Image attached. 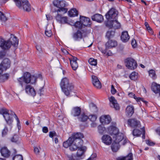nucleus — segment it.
<instances>
[{
	"label": "nucleus",
	"mask_w": 160,
	"mask_h": 160,
	"mask_svg": "<svg viewBox=\"0 0 160 160\" xmlns=\"http://www.w3.org/2000/svg\"><path fill=\"white\" fill-rule=\"evenodd\" d=\"M18 44V40L14 35H11L9 39L5 41L3 39L0 38V47L4 49H8L11 45L15 48L17 47Z\"/></svg>",
	"instance_id": "nucleus-3"
},
{
	"label": "nucleus",
	"mask_w": 160,
	"mask_h": 160,
	"mask_svg": "<svg viewBox=\"0 0 160 160\" xmlns=\"http://www.w3.org/2000/svg\"><path fill=\"white\" fill-rule=\"evenodd\" d=\"M88 32L87 31H85L82 33L79 30L77 32L74 33L73 35V37L74 39L77 40L79 39H81L82 37H85Z\"/></svg>",
	"instance_id": "nucleus-15"
},
{
	"label": "nucleus",
	"mask_w": 160,
	"mask_h": 160,
	"mask_svg": "<svg viewBox=\"0 0 160 160\" xmlns=\"http://www.w3.org/2000/svg\"><path fill=\"white\" fill-rule=\"evenodd\" d=\"M45 33L46 35L48 37H50L52 35V31L50 29H48L47 28H46Z\"/></svg>",
	"instance_id": "nucleus-47"
},
{
	"label": "nucleus",
	"mask_w": 160,
	"mask_h": 160,
	"mask_svg": "<svg viewBox=\"0 0 160 160\" xmlns=\"http://www.w3.org/2000/svg\"><path fill=\"white\" fill-rule=\"evenodd\" d=\"M149 74L150 76L153 79H155L156 78V75L155 71L153 70H151L149 71Z\"/></svg>",
	"instance_id": "nucleus-41"
},
{
	"label": "nucleus",
	"mask_w": 160,
	"mask_h": 160,
	"mask_svg": "<svg viewBox=\"0 0 160 160\" xmlns=\"http://www.w3.org/2000/svg\"><path fill=\"white\" fill-rule=\"evenodd\" d=\"M68 14L70 17H74L78 16V12L75 8H73L68 12Z\"/></svg>",
	"instance_id": "nucleus-33"
},
{
	"label": "nucleus",
	"mask_w": 160,
	"mask_h": 160,
	"mask_svg": "<svg viewBox=\"0 0 160 160\" xmlns=\"http://www.w3.org/2000/svg\"><path fill=\"white\" fill-rule=\"evenodd\" d=\"M142 138L143 139H145V131L144 129H142Z\"/></svg>",
	"instance_id": "nucleus-61"
},
{
	"label": "nucleus",
	"mask_w": 160,
	"mask_h": 160,
	"mask_svg": "<svg viewBox=\"0 0 160 160\" xmlns=\"http://www.w3.org/2000/svg\"><path fill=\"white\" fill-rule=\"evenodd\" d=\"M80 21L82 25L84 26H90L91 24V21L88 17L83 16H80Z\"/></svg>",
	"instance_id": "nucleus-13"
},
{
	"label": "nucleus",
	"mask_w": 160,
	"mask_h": 160,
	"mask_svg": "<svg viewBox=\"0 0 160 160\" xmlns=\"http://www.w3.org/2000/svg\"><path fill=\"white\" fill-rule=\"evenodd\" d=\"M89 107L91 110L94 112H96L98 111L96 105L93 103H91L89 105Z\"/></svg>",
	"instance_id": "nucleus-42"
},
{
	"label": "nucleus",
	"mask_w": 160,
	"mask_h": 160,
	"mask_svg": "<svg viewBox=\"0 0 160 160\" xmlns=\"http://www.w3.org/2000/svg\"><path fill=\"white\" fill-rule=\"evenodd\" d=\"M141 134V131L138 129H134L132 132V134L134 136L139 137L140 136Z\"/></svg>",
	"instance_id": "nucleus-40"
},
{
	"label": "nucleus",
	"mask_w": 160,
	"mask_h": 160,
	"mask_svg": "<svg viewBox=\"0 0 160 160\" xmlns=\"http://www.w3.org/2000/svg\"><path fill=\"white\" fill-rule=\"evenodd\" d=\"M5 54L4 52H0V57L2 58L3 57L5 56Z\"/></svg>",
	"instance_id": "nucleus-63"
},
{
	"label": "nucleus",
	"mask_w": 160,
	"mask_h": 160,
	"mask_svg": "<svg viewBox=\"0 0 160 160\" xmlns=\"http://www.w3.org/2000/svg\"><path fill=\"white\" fill-rule=\"evenodd\" d=\"M102 142L107 145H110L112 142V138L109 135H104L102 137Z\"/></svg>",
	"instance_id": "nucleus-17"
},
{
	"label": "nucleus",
	"mask_w": 160,
	"mask_h": 160,
	"mask_svg": "<svg viewBox=\"0 0 160 160\" xmlns=\"http://www.w3.org/2000/svg\"><path fill=\"white\" fill-rule=\"evenodd\" d=\"M114 135L115 136V137H114L115 138V139L114 141V143L118 144L123 139V135L122 133H118L117 134Z\"/></svg>",
	"instance_id": "nucleus-29"
},
{
	"label": "nucleus",
	"mask_w": 160,
	"mask_h": 160,
	"mask_svg": "<svg viewBox=\"0 0 160 160\" xmlns=\"http://www.w3.org/2000/svg\"><path fill=\"white\" fill-rule=\"evenodd\" d=\"M115 30H109L106 33V37L108 39L112 38L114 36Z\"/></svg>",
	"instance_id": "nucleus-34"
},
{
	"label": "nucleus",
	"mask_w": 160,
	"mask_h": 160,
	"mask_svg": "<svg viewBox=\"0 0 160 160\" xmlns=\"http://www.w3.org/2000/svg\"><path fill=\"white\" fill-rule=\"evenodd\" d=\"M105 24L107 27L110 28H113L114 29L119 28L121 27V24L117 20V19L108 21L105 22Z\"/></svg>",
	"instance_id": "nucleus-10"
},
{
	"label": "nucleus",
	"mask_w": 160,
	"mask_h": 160,
	"mask_svg": "<svg viewBox=\"0 0 160 160\" xmlns=\"http://www.w3.org/2000/svg\"><path fill=\"white\" fill-rule=\"evenodd\" d=\"M88 62L92 65L96 66L97 64V61L93 58H90L88 60Z\"/></svg>",
	"instance_id": "nucleus-43"
},
{
	"label": "nucleus",
	"mask_w": 160,
	"mask_h": 160,
	"mask_svg": "<svg viewBox=\"0 0 160 160\" xmlns=\"http://www.w3.org/2000/svg\"><path fill=\"white\" fill-rule=\"evenodd\" d=\"M118 12L114 8H111L106 14L105 16L108 21H112L117 19Z\"/></svg>",
	"instance_id": "nucleus-8"
},
{
	"label": "nucleus",
	"mask_w": 160,
	"mask_h": 160,
	"mask_svg": "<svg viewBox=\"0 0 160 160\" xmlns=\"http://www.w3.org/2000/svg\"><path fill=\"white\" fill-rule=\"evenodd\" d=\"M78 150L77 153V156L78 157H80L83 155L86 150L87 148L85 146H82V145L77 148Z\"/></svg>",
	"instance_id": "nucleus-24"
},
{
	"label": "nucleus",
	"mask_w": 160,
	"mask_h": 160,
	"mask_svg": "<svg viewBox=\"0 0 160 160\" xmlns=\"http://www.w3.org/2000/svg\"><path fill=\"white\" fill-rule=\"evenodd\" d=\"M81 113V108L80 107H74L72 110L71 115L73 117H78Z\"/></svg>",
	"instance_id": "nucleus-20"
},
{
	"label": "nucleus",
	"mask_w": 160,
	"mask_h": 160,
	"mask_svg": "<svg viewBox=\"0 0 160 160\" xmlns=\"http://www.w3.org/2000/svg\"><path fill=\"white\" fill-rule=\"evenodd\" d=\"M8 131V128L6 127H5L2 132V136H4L6 135L7 134Z\"/></svg>",
	"instance_id": "nucleus-52"
},
{
	"label": "nucleus",
	"mask_w": 160,
	"mask_h": 160,
	"mask_svg": "<svg viewBox=\"0 0 160 160\" xmlns=\"http://www.w3.org/2000/svg\"><path fill=\"white\" fill-rule=\"evenodd\" d=\"M0 113L3 115L7 124L10 125L13 122L12 116L9 113V111L5 108L0 110Z\"/></svg>",
	"instance_id": "nucleus-7"
},
{
	"label": "nucleus",
	"mask_w": 160,
	"mask_h": 160,
	"mask_svg": "<svg viewBox=\"0 0 160 160\" xmlns=\"http://www.w3.org/2000/svg\"><path fill=\"white\" fill-rule=\"evenodd\" d=\"M13 160H23V157L21 155H17L15 156L12 158Z\"/></svg>",
	"instance_id": "nucleus-46"
},
{
	"label": "nucleus",
	"mask_w": 160,
	"mask_h": 160,
	"mask_svg": "<svg viewBox=\"0 0 160 160\" xmlns=\"http://www.w3.org/2000/svg\"><path fill=\"white\" fill-rule=\"evenodd\" d=\"M88 119L92 122H95L97 119V117L95 115H90L88 116Z\"/></svg>",
	"instance_id": "nucleus-44"
},
{
	"label": "nucleus",
	"mask_w": 160,
	"mask_h": 160,
	"mask_svg": "<svg viewBox=\"0 0 160 160\" xmlns=\"http://www.w3.org/2000/svg\"><path fill=\"white\" fill-rule=\"evenodd\" d=\"M128 95L129 97L133 98L135 99L137 101H139V100H141L142 102H143L144 103H146L147 102L145 101H144L143 100V98H137L136 96H135V94H134L132 92H130L128 94Z\"/></svg>",
	"instance_id": "nucleus-35"
},
{
	"label": "nucleus",
	"mask_w": 160,
	"mask_h": 160,
	"mask_svg": "<svg viewBox=\"0 0 160 160\" xmlns=\"http://www.w3.org/2000/svg\"><path fill=\"white\" fill-rule=\"evenodd\" d=\"M122 41L123 42H127L130 38V37L127 31L122 32L121 37Z\"/></svg>",
	"instance_id": "nucleus-28"
},
{
	"label": "nucleus",
	"mask_w": 160,
	"mask_h": 160,
	"mask_svg": "<svg viewBox=\"0 0 160 160\" xmlns=\"http://www.w3.org/2000/svg\"><path fill=\"white\" fill-rule=\"evenodd\" d=\"M67 157L68 160H76V157L73 154H67Z\"/></svg>",
	"instance_id": "nucleus-49"
},
{
	"label": "nucleus",
	"mask_w": 160,
	"mask_h": 160,
	"mask_svg": "<svg viewBox=\"0 0 160 160\" xmlns=\"http://www.w3.org/2000/svg\"><path fill=\"white\" fill-rule=\"evenodd\" d=\"M131 44L133 48L136 47L137 46V44L136 40L134 39H132L131 41Z\"/></svg>",
	"instance_id": "nucleus-54"
},
{
	"label": "nucleus",
	"mask_w": 160,
	"mask_h": 160,
	"mask_svg": "<svg viewBox=\"0 0 160 160\" xmlns=\"http://www.w3.org/2000/svg\"><path fill=\"white\" fill-rule=\"evenodd\" d=\"M98 128L99 132L101 134H102L105 130V128L101 126H98Z\"/></svg>",
	"instance_id": "nucleus-48"
},
{
	"label": "nucleus",
	"mask_w": 160,
	"mask_h": 160,
	"mask_svg": "<svg viewBox=\"0 0 160 160\" xmlns=\"http://www.w3.org/2000/svg\"><path fill=\"white\" fill-rule=\"evenodd\" d=\"M93 21H95L98 22H101L103 20V16L100 14H96L92 16L91 17Z\"/></svg>",
	"instance_id": "nucleus-21"
},
{
	"label": "nucleus",
	"mask_w": 160,
	"mask_h": 160,
	"mask_svg": "<svg viewBox=\"0 0 160 160\" xmlns=\"http://www.w3.org/2000/svg\"><path fill=\"white\" fill-rule=\"evenodd\" d=\"M110 106L111 107L115 108L116 110H119L120 107L117 101L113 96H111L109 98Z\"/></svg>",
	"instance_id": "nucleus-12"
},
{
	"label": "nucleus",
	"mask_w": 160,
	"mask_h": 160,
	"mask_svg": "<svg viewBox=\"0 0 160 160\" xmlns=\"http://www.w3.org/2000/svg\"><path fill=\"white\" fill-rule=\"evenodd\" d=\"M112 125L108 128L109 133L111 134L116 135L119 132L118 129L116 127V123L113 122L112 123Z\"/></svg>",
	"instance_id": "nucleus-14"
},
{
	"label": "nucleus",
	"mask_w": 160,
	"mask_h": 160,
	"mask_svg": "<svg viewBox=\"0 0 160 160\" xmlns=\"http://www.w3.org/2000/svg\"><path fill=\"white\" fill-rule=\"evenodd\" d=\"M0 65L3 68L5 69H6L8 68H9L10 67V61L8 58L4 59Z\"/></svg>",
	"instance_id": "nucleus-30"
},
{
	"label": "nucleus",
	"mask_w": 160,
	"mask_h": 160,
	"mask_svg": "<svg viewBox=\"0 0 160 160\" xmlns=\"http://www.w3.org/2000/svg\"><path fill=\"white\" fill-rule=\"evenodd\" d=\"M117 45V42L114 40H109L106 43V49L110 48L116 46Z\"/></svg>",
	"instance_id": "nucleus-26"
},
{
	"label": "nucleus",
	"mask_w": 160,
	"mask_h": 160,
	"mask_svg": "<svg viewBox=\"0 0 160 160\" xmlns=\"http://www.w3.org/2000/svg\"><path fill=\"white\" fill-rule=\"evenodd\" d=\"M53 3L55 7L52 8V12L56 13V12H58L66 13L67 12L68 9L65 8L66 5L65 1L54 0L53 2Z\"/></svg>",
	"instance_id": "nucleus-4"
},
{
	"label": "nucleus",
	"mask_w": 160,
	"mask_h": 160,
	"mask_svg": "<svg viewBox=\"0 0 160 160\" xmlns=\"http://www.w3.org/2000/svg\"><path fill=\"white\" fill-rule=\"evenodd\" d=\"M92 82L93 85L96 88H101V84L97 77L94 75L92 76Z\"/></svg>",
	"instance_id": "nucleus-19"
},
{
	"label": "nucleus",
	"mask_w": 160,
	"mask_h": 160,
	"mask_svg": "<svg viewBox=\"0 0 160 160\" xmlns=\"http://www.w3.org/2000/svg\"><path fill=\"white\" fill-rule=\"evenodd\" d=\"M0 152L2 155L5 157H8L10 154V151L6 147L2 148L1 149Z\"/></svg>",
	"instance_id": "nucleus-27"
},
{
	"label": "nucleus",
	"mask_w": 160,
	"mask_h": 160,
	"mask_svg": "<svg viewBox=\"0 0 160 160\" xmlns=\"http://www.w3.org/2000/svg\"><path fill=\"white\" fill-rule=\"evenodd\" d=\"M60 85L62 92L67 96L69 95L74 88L72 84L70 82L69 79L66 78L61 80Z\"/></svg>",
	"instance_id": "nucleus-5"
},
{
	"label": "nucleus",
	"mask_w": 160,
	"mask_h": 160,
	"mask_svg": "<svg viewBox=\"0 0 160 160\" xmlns=\"http://www.w3.org/2000/svg\"><path fill=\"white\" fill-rule=\"evenodd\" d=\"M78 58L75 57H72V58L70 59V63L72 69L76 70L78 67V64L77 61Z\"/></svg>",
	"instance_id": "nucleus-23"
},
{
	"label": "nucleus",
	"mask_w": 160,
	"mask_h": 160,
	"mask_svg": "<svg viewBox=\"0 0 160 160\" xmlns=\"http://www.w3.org/2000/svg\"><path fill=\"white\" fill-rule=\"evenodd\" d=\"M79 121L81 122H85L88 119V116L84 113H82L78 117Z\"/></svg>",
	"instance_id": "nucleus-31"
},
{
	"label": "nucleus",
	"mask_w": 160,
	"mask_h": 160,
	"mask_svg": "<svg viewBox=\"0 0 160 160\" xmlns=\"http://www.w3.org/2000/svg\"><path fill=\"white\" fill-rule=\"evenodd\" d=\"M128 123L129 125L132 127H139L140 126V122L134 119H129L128 120Z\"/></svg>",
	"instance_id": "nucleus-18"
},
{
	"label": "nucleus",
	"mask_w": 160,
	"mask_h": 160,
	"mask_svg": "<svg viewBox=\"0 0 160 160\" xmlns=\"http://www.w3.org/2000/svg\"><path fill=\"white\" fill-rule=\"evenodd\" d=\"M9 77L8 74H5L0 76V82H3L7 80Z\"/></svg>",
	"instance_id": "nucleus-38"
},
{
	"label": "nucleus",
	"mask_w": 160,
	"mask_h": 160,
	"mask_svg": "<svg viewBox=\"0 0 160 160\" xmlns=\"http://www.w3.org/2000/svg\"><path fill=\"white\" fill-rule=\"evenodd\" d=\"M44 89L43 87H41L38 91V93L40 96L44 94Z\"/></svg>",
	"instance_id": "nucleus-51"
},
{
	"label": "nucleus",
	"mask_w": 160,
	"mask_h": 160,
	"mask_svg": "<svg viewBox=\"0 0 160 160\" xmlns=\"http://www.w3.org/2000/svg\"><path fill=\"white\" fill-rule=\"evenodd\" d=\"M42 131L44 133H46L48 131V128L47 127H44L42 128Z\"/></svg>",
	"instance_id": "nucleus-57"
},
{
	"label": "nucleus",
	"mask_w": 160,
	"mask_h": 160,
	"mask_svg": "<svg viewBox=\"0 0 160 160\" xmlns=\"http://www.w3.org/2000/svg\"><path fill=\"white\" fill-rule=\"evenodd\" d=\"M71 25L74 26L76 28H82V24L81 21H77L75 23L74 22L72 23V24H70Z\"/></svg>",
	"instance_id": "nucleus-37"
},
{
	"label": "nucleus",
	"mask_w": 160,
	"mask_h": 160,
	"mask_svg": "<svg viewBox=\"0 0 160 160\" xmlns=\"http://www.w3.org/2000/svg\"><path fill=\"white\" fill-rule=\"evenodd\" d=\"M0 20L3 22H5L7 20L6 17L1 12H0Z\"/></svg>",
	"instance_id": "nucleus-45"
},
{
	"label": "nucleus",
	"mask_w": 160,
	"mask_h": 160,
	"mask_svg": "<svg viewBox=\"0 0 160 160\" xmlns=\"http://www.w3.org/2000/svg\"><path fill=\"white\" fill-rule=\"evenodd\" d=\"M46 17L48 21L51 20L52 19V17L49 15H46Z\"/></svg>",
	"instance_id": "nucleus-58"
},
{
	"label": "nucleus",
	"mask_w": 160,
	"mask_h": 160,
	"mask_svg": "<svg viewBox=\"0 0 160 160\" xmlns=\"http://www.w3.org/2000/svg\"><path fill=\"white\" fill-rule=\"evenodd\" d=\"M111 119L109 115H103L100 118V121L103 124H108L111 122Z\"/></svg>",
	"instance_id": "nucleus-16"
},
{
	"label": "nucleus",
	"mask_w": 160,
	"mask_h": 160,
	"mask_svg": "<svg viewBox=\"0 0 160 160\" xmlns=\"http://www.w3.org/2000/svg\"><path fill=\"white\" fill-rule=\"evenodd\" d=\"M57 14L55 16L56 21L60 23L65 24L67 23V19L66 17L62 16L65 13L62 12H56Z\"/></svg>",
	"instance_id": "nucleus-11"
},
{
	"label": "nucleus",
	"mask_w": 160,
	"mask_h": 160,
	"mask_svg": "<svg viewBox=\"0 0 160 160\" xmlns=\"http://www.w3.org/2000/svg\"><path fill=\"white\" fill-rule=\"evenodd\" d=\"M34 151L36 154H38L39 152V148L37 147H35L34 148Z\"/></svg>",
	"instance_id": "nucleus-56"
},
{
	"label": "nucleus",
	"mask_w": 160,
	"mask_h": 160,
	"mask_svg": "<svg viewBox=\"0 0 160 160\" xmlns=\"http://www.w3.org/2000/svg\"><path fill=\"white\" fill-rule=\"evenodd\" d=\"M55 134L56 133L55 132H49V136L51 138H52Z\"/></svg>",
	"instance_id": "nucleus-59"
},
{
	"label": "nucleus",
	"mask_w": 160,
	"mask_h": 160,
	"mask_svg": "<svg viewBox=\"0 0 160 160\" xmlns=\"http://www.w3.org/2000/svg\"><path fill=\"white\" fill-rule=\"evenodd\" d=\"M134 112V108L132 106H128L126 109V114L127 116L130 117L132 116Z\"/></svg>",
	"instance_id": "nucleus-22"
},
{
	"label": "nucleus",
	"mask_w": 160,
	"mask_h": 160,
	"mask_svg": "<svg viewBox=\"0 0 160 160\" xmlns=\"http://www.w3.org/2000/svg\"><path fill=\"white\" fill-rule=\"evenodd\" d=\"M146 143L150 146H152L154 144L153 142H151L149 141H147Z\"/></svg>",
	"instance_id": "nucleus-62"
},
{
	"label": "nucleus",
	"mask_w": 160,
	"mask_h": 160,
	"mask_svg": "<svg viewBox=\"0 0 160 160\" xmlns=\"http://www.w3.org/2000/svg\"><path fill=\"white\" fill-rule=\"evenodd\" d=\"M83 137V134L81 133H77L73 134L63 142V146L66 148L69 147V149L72 151H76L77 148L82 145L83 141L81 139Z\"/></svg>",
	"instance_id": "nucleus-2"
},
{
	"label": "nucleus",
	"mask_w": 160,
	"mask_h": 160,
	"mask_svg": "<svg viewBox=\"0 0 160 160\" xmlns=\"http://www.w3.org/2000/svg\"><path fill=\"white\" fill-rule=\"evenodd\" d=\"M129 77L131 79L135 81L138 78L137 73L135 72H133L130 75Z\"/></svg>",
	"instance_id": "nucleus-39"
},
{
	"label": "nucleus",
	"mask_w": 160,
	"mask_h": 160,
	"mask_svg": "<svg viewBox=\"0 0 160 160\" xmlns=\"http://www.w3.org/2000/svg\"><path fill=\"white\" fill-rule=\"evenodd\" d=\"M126 66L129 69L133 70L135 69L137 66L136 62L133 58H128L125 61Z\"/></svg>",
	"instance_id": "nucleus-9"
},
{
	"label": "nucleus",
	"mask_w": 160,
	"mask_h": 160,
	"mask_svg": "<svg viewBox=\"0 0 160 160\" xmlns=\"http://www.w3.org/2000/svg\"><path fill=\"white\" fill-rule=\"evenodd\" d=\"M36 48L38 51L40 52H42V50L41 48V46L40 45H37L36 46Z\"/></svg>",
	"instance_id": "nucleus-55"
},
{
	"label": "nucleus",
	"mask_w": 160,
	"mask_h": 160,
	"mask_svg": "<svg viewBox=\"0 0 160 160\" xmlns=\"http://www.w3.org/2000/svg\"><path fill=\"white\" fill-rule=\"evenodd\" d=\"M97 157V155L95 153L92 154L90 157L89 158L88 160H95V158Z\"/></svg>",
	"instance_id": "nucleus-53"
},
{
	"label": "nucleus",
	"mask_w": 160,
	"mask_h": 160,
	"mask_svg": "<svg viewBox=\"0 0 160 160\" xmlns=\"http://www.w3.org/2000/svg\"><path fill=\"white\" fill-rule=\"evenodd\" d=\"M120 146L118 143H113L111 145V148L113 152H117Z\"/></svg>",
	"instance_id": "nucleus-36"
},
{
	"label": "nucleus",
	"mask_w": 160,
	"mask_h": 160,
	"mask_svg": "<svg viewBox=\"0 0 160 160\" xmlns=\"http://www.w3.org/2000/svg\"><path fill=\"white\" fill-rule=\"evenodd\" d=\"M92 122L91 124V126L92 128L96 127L97 126V124L96 122Z\"/></svg>",
	"instance_id": "nucleus-60"
},
{
	"label": "nucleus",
	"mask_w": 160,
	"mask_h": 160,
	"mask_svg": "<svg viewBox=\"0 0 160 160\" xmlns=\"http://www.w3.org/2000/svg\"><path fill=\"white\" fill-rule=\"evenodd\" d=\"M16 5L20 9L29 12L31 10V6L27 0H13Z\"/></svg>",
	"instance_id": "nucleus-6"
},
{
	"label": "nucleus",
	"mask_w": 160,
	"mask_h": 160,
	"mask_svg": "<svg viewBox=\"0 0 160 160\" xmlns=\"http://www.w3.org/2000/svg\"><path fill=\"white\" fill-rule=\"evenodd\" d=\"M112 93L113 94H115L116 92V90L115 89L111 90Z\"/></svg>",
	"instance_id": "nucleus-64"
},
{
	"label": "nucleus",
	"mask_w": 160,
	"mask_h": 160,
	"mask_svg": "<svg viewBox=\"0 0 160 160\" xmlns=\"http://www.w3.org/2000/svg\"><path fill=\"white\" fill-rule=\"evenodd\" d=\"M152 90L155 93H159L160 96V85L153 82L152 85Z\"/></svg>",
	"instance_id": "nucleus-25"
},
{
	"label": "nucleus",
	"mask_w": 160,
	"mask_h": 160,
	"mask_svg": "<svg viewBox=\"0 0 160 160\" xmlns=\"http://www.w3.org/2000/svg\"><path fill=\"white\" fill-rule=\"evenodd\" d=\"M133 156L132 153H129L128 155L124 157H118L117 160H132Z\"/></svg>",
	"instance_id": "nucleus-32"
},
{
	"label": "nucleus",
	"mask_w": 160,
	"mask_h": 160,
	"mask_svg": "<svg viewBox=\"0 0 160 160\" xmlns=\"http://www.w3.org/2000/svg\"><path fill=\"white\" fill-rule=\"evenodd\" d=\"M19 138L18 136L14 135L11 138V141L12 142H16L18 141Z\"/></svg>",
	"instance_id": "nucleus-50"
},
{
	"label": "nucleus",
	"mask_w": 160,
	"mask_h": 160,
	"mask_svg": "<svg viewBox=\"0 0 160 160\" xmlns=\"http://www.w3.org/2000/svg\"><path fill=\"white\" fill-rule=\"evenodd\" d=\"M41 77L40 74H39L38 76L31 77L30 73L27 72L24 74L22 77L18 78L17 80L22 88V90H25L26 93L34 97L36 94V91L32 87L28 84L30 82L32 84L34 83L37 78H41Z\"/></svg>",
	"instance_id": "nucleus-1"
}]
</instances>
